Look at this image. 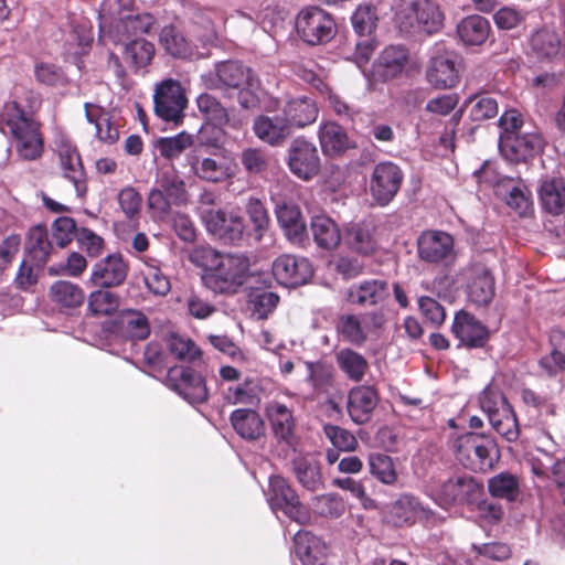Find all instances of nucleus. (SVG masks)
<instances>
[{
  "mask_svg": "<svg viewBox=\"0 0 565 565\" xmlns=\"http://www.w3.org/2000/svg\"><path fill=\"white\" fill-rule=\"evenodd\" d=\"M295 553L303 565H326L327 546L310 532H297Z\"/></svg>",
  "mask_w": 565,
  "mask_h": 565,
  "instance_id": "7c9ffc66",
  "label": "nucleus"
},
{
  "mask_svg": "<svg viewBox=\"0 0 565 565\" xmlns=\"http://www.w3.org/2000/svg\"><path fill=\"white\" fill-rule=\"evenodd\" d=\"M369 471L372 477L386 486H393L398 480V472L392 457L375 452L369 456Z\"/></svg>",
  "mask_w": 565,
  "mask_h": 565,
  "instance_id": "09e8293b",
  "label": "nucleus"
},
{
  "mask_svg": "<svg viewBox=\"0 0 565 565\" xmlns=\"http://www.w3.org/2000/svg\"><path fill=\"white\" fill-rule=\"evenodd\" d=\"M255 135L270 146H281L291 135L282 114L274 117L258 116L253 124Z\"/></svg>",
  "mask_w": 565,
  "mask_h": 565,
  "instance_id": "c756f323",
  "label": "nucleus"
},
{
  "mask_svg": "<svg viewBox=\"0 0 565 565\" xmlns=\"http://www.w3.org/2000/svg\"><path fill=\"white\" fill-rule=\"evenodd\" d=\"M111 332L130 341H143L151 332L148 317L140 310L127 309L119 312L111 323Z\"/></svg>",
  "mask_w": 565,
  "mask_h": 565,
  "instance_id": "5701e85b",
  "label": "nucleus"
},
{
  "mask_svg": "<svg viewBox=\"0 0 565 565\" xmlns=\"http://www.w3.org/2000/svg\"><path fill=\"white\" fill-rule=\"evenodd\" d=\"M119 303V296L109 290H97L88 297V310L94 316H110L117 311Z\"/></svg>",
  "mask_w": 565,
  "mask_h": 565,
  "instance_id": "680f3d73",
  "label": "nucleus"
},
{
  "mask_svg": "<svg viewBox=\"0 0 565 565\" xmlns=\"http://www.w3.org/2000/svg\"><path fill=\"white\" fill-rule=\"evenodd\" d=\"M307 382L317 395L328 394L335 386V372L332 364L323 361L306 362Z\"/></svg>",
  "mask_w": 565,
  "mask_h": 565,
  "instance_id": "79ce46f5",
  "label": "nucleus"
},
{
  "mask_svg": "<svg viewBox=\"0 0 565 565\" xmlns=\"http://www.w3.org/2000/svg\"><path fill=\"white\" fill-rule=\"evenodd\" d=\"M311 232L317 245L324 249H333L341 242L337 223L326 215H317L311 220Z\"/></svg>",
  "mask_w": 565,
  "mask_h": 565,
  "instance_id": "37998d69",
  "label": "nucleus"
},
{
  "mask_svg": "<svg viewBox=\"0 0 565 565\" xmlns=\"http://www.w3.org/2000/svg\"><path fill=\"white\" fill-rule=\"evenodd\" d=\"M548 340L551 352L541 358L539 365L548 376H555L565 372V332L561 329H552Z\"/></svg>",
  "mask_w": 565,
  "mask_h": 565,
  "instance_id": "e433bc0d",
  "label": "nucleus"
},
{
  "mask_svg": "<svg viewBox=\"0 0 565 565\" xmlns=\"http://www.w3.org/2000/svg\"><path fill=\"white\" fill-rule=\"evenodd\" d=\"M265 414L277 444L295 449L297 438L295 434L296 420L292 411L278 401H271L266 405Z\"/></svg>",
  "mask_w": 565,
  "mask_h": 565,
  "instance_id": "4468645a",
  "label": "nucleus"
},
{
  "mask_svg": "<svg viewBox=\"0 0 565 565\" xmlns=\"http://www.w3.org/2000/svg\"><path fill=\"white\" fill-rule=\"evenodd\" d=\"M259 391L257 381L247 377L242 383L227 386L223 391V397L232 405H255L259 402Z\"/></svg>",
  "mask_w": 565,
  "mask_h": 565,
  "instance_id": "de8ad7c7",
  "label": "nucleus"
},
{
  "mask_svg": "<svg viewBox=\"0 0 565 565\" xmlns=\"http://www.w3.org/2000/svg\"><path fill=\"white\" fill-rule=\"evenodd\" d=\"M482 491V484L471 476H457L445 481L439 495L449 504L473 503Z\"/></svg>",
  "mask_w": 565,
  "mask_h": 565,
  "instance_id": "b1692460",
  "label": "nucleus"
},
{
  "mask_svg": "<svg viewBox=\"0 0 565 565\" xmlns=\"http://www.w3.org/2000/svg\"><path fill=\"white\" fill-rule=\"evenodd\" d=\"M403 179V171L397 164L391 161L377 163L370 181V191L374 201L380 206L387 205L398 193Z\"/></svg>",
  "mask_w": 565,
  "mask_h": 565,
  "instance_id": "9b49d317",
  "label": "nucleus"
},
{
  "mask_svg": "<svg viewBox=\"0 0 565 565\" xmlns=\"http://www.w3.org/2000/svg\"><path fill=\"white\" fill-rule=\"evenodd\" d=\"M335 363L349 381L360 383L370 370L367 360L359 352L350 348L338 351L334 355Z\"/></svg>",
  "mask_w": 565,
  "mask_h": 565,
  "instance_id": "c9c22d12",
  "label": "nucleus"
},
{
  "mask_svg": "<svg viewBox=\"0 0 565 565\" xmlns=\"http://www.w3.org/2000/svg\"><path fill=\"white\" fill-rule=\"evenodd\" d=\"M543 209L553 215H558L565 207V180L558 175H546L539 189Z\"/></svg>",
  "mask_w": 565,
  "mask_h": 565,
  "instance_id": "2f4dec72",
  "label": "nucleus"
},
{
  "mask_svg": "<svg viewBox=\"0 0 565 565\" xmlns=\"http://www.w3.org/2000/svg\"><path fill=\"white\" fill-rule=\"evenodd\" d=\"M454 250V238L443 231H425L417 239V253L422 260L438 264Z\"/></svg>",
  "mask_w": 565,
  "mask_h": 565,
  "instance_id": "412c9836",
  "label": "nucleus"
},
{
  "mask_svg": "<svg viewBox=\"0 0 565 565\" xmlns=\"http://www.w3.org/2000/svg\"><path fill=\"white\" fill-rule=\"evenodd\" d=\"M167 385L191 404H202L207 401L209 391L204 377L190 366L170 367Z\"/></svg>",
  "mask_w": 565,
  "mask_h": 565,
  "instance_id": "9d476101",
  "label": "nucleus"
},
{
  "mask_svg": "<svg viewBox=\"0 0 565 565\" xmlns=\"http://www.w3.org/2000/svg\"><path fill=\"white\" fill-rule=\"evenodd\" d=\"M239 159L248 174H262L267 171L269 166L268 154L259 148L244 149Z\"/></svg>",
  "mask_w": 565,
  "mask_h": 565,
  "instance_id": "0e129e2a",
  "label": "nucleus"
},
{
  "mask_svg": "<svg viewBox=\"0 0 565 565\" xmlns=\"http://www.w3.org/2000/svg\"><path fill=\"white\" fill-rule=\"evenodd\" d=\"M344 238L349 248L362 256L373 255L379 247L374 227L367 224H352L348 227Z\"/></svg>",
  "mask_w": 565,
  "mask_h": 565,
  "instance_id": "4c0bfd02",
  "label": "nucleus"
},
{
  "mask_svg": "<svg viewBox=\"0 0 565 565\" xmlns=\"http://www.w3.org/2000/svg\"><path fill=\"white\" fill-rule=\"evenodd\" d=\"M128 274V266L120 254L109 255L97 263L90 276L95 286L110 288L121 285Z\"/></svg>",
  "mask_w": 565,
  "mask_h": 565,
  "instance_id": "393cba45",
  "label": "nucleus"
},
{
  "mask_svg": "<svg viewBox=\"0 0 565 565\" xmlns=\"http://www.w3.org/2000/svg\"><path fill=\"white\" fill-rule=\"evenodd\" d=\"M288 127L305 128L316 121L319 109L315 100L308 97H299L288 100L281 111Z\"/></svg>",
  "mask_w": 565,
  "mask_h": 565,
  "instance_id": "c85d7f7f",
  "label": "nucleus"
},
{
  "mask_svg": "<svg viewBox=\"0 0 565 565\" xmlns=\"http://www.w3.org/2000/svg\"><path fill=\"white\" fill-rule=\"evenodd\" d=\"M451 332L460 345L468 348H482L489 339L488 328L465 310L455 315Z\"/></svg>",
  "mask_w": 565,
  "mask_h": 565,
  "instance_id": "4be33fe9",
  "label": "nucleus"
},
{
  "mask_svg": "<svg viewBox=\"0 0 565 565\" xmlns=\"http://www.w3.org/2000/svg\"><path fill=\"white\" fill-rule=\"evenodd\" d=\"M268 502L274 511H282L290 520L301 523L306 519L298 494L281 476L269 478Z\"/></svg>",
  "mask_w": 565,
  "mask_h": 565,
  "instance_id": "f8f14e48",
  "label": "nucleus"
},
{
  "mask_svg": "<svg viewBox=\"0 0 565 565\" xmlns=\"http://www.w3.org/2000/svg\"><path fill=\"white\" fill-rule=\"evenodd\" d=\"M201 83L205 89L220 92L224 97H231L235 89L246 85H260L256 73L238 60L215 63L212 70L201 75Z\"/></svg>",
  "mask_w": 565,
  "mask_h": 565,
  "instance_id": "7ed1b4c3",
  "label": "nucleus"
},
{
  "mask_svg": "<svg viewBox=\"0 0 565 565\" xmlns=\"http://www.w3.org/2000/svg\"><path fill=\"white\" fill-rule=\"evenodd\" d=\"M195 103L205 120L218 127L228 125V110L216 96L204 92L196 97Z\"/></svg>",
  "mask_w": 565,
  "mask_h": 565,
  "instance_id": "49530a36",
  "label": "nucleus"
},
{
  "mask_svg": "<svg viewBox=\"0 0 565 565\" xmlns=\"http://www.w3.org/2000/svg\"><path fill=\"white\" fill-rule=\"evenodd\" d=\"M467 295L476 306H488L495 296V278L492 270L482 263L471 264L467 270Z\"/></svg>",
  "mask_w": 565,
  "mask_h": 565,
  "instance_id": "dca6fc26",
  "label": "nucleus"
},
{
  "mask_svg": "<svg viewBox=\"0 0 565 565\" xmlns=\"http://www.w3.org/2000/svg\"><path fill=\"white\" fill-rule=\"evenodd\" d=\"M84 108L87 121L95 125L97 138L108 145L115 143L119 138V131L111 122L109 115L95 104L86 103Z\"/></svg>",
  "mask_w": 565,
  "mask_h": 565,
  "instance_id": "ea45409f",
  "label": "nucleus"
},
{
  "mask_svg": "<svg viewBox=\"0 0 565 565\" xmlns=\"http://www.w3.org/2000/svg\"><path fill=\"white\" fill-rule=\"evenodd\" d=\"M154 54V44L142 38L126 43L122 52L124 60L135 73L149 66Z\"/></svg>",
  "mask_w": 565,
  "mask_h": 565,
  "instance_id": "58836bf2",
  "label": "nucleus"
},
{
  "mask_svg": "<svg viewBox=\"0 0 565 565\" xmlns=\"http://www.w3.org/2000/svg\"><path fill=\"white\" fill-rule=\"evenodd\" d=\"M188 201L185 182L175 173L164 172L149 192L147 204L153 217L166 221L174 206L185 205Z\"/></svg>",
  "mask_w": 565,
  "mask_h": 565,
  "instance_id": "423d86ee",
  "label": "nucleus"
},
{
  "mask_svg": "<svg viewBox=\"0 0 565 565\" xmlns=\"http://www.w3.org/2000/svg\"><path fill=\"white\" fill-rule=\"evenodd\" d=\"M337 331L347 342L353 345L361 347L367 339L359 317L352 313L339 317Z\"/></svg>",
  "mask_w": 565,
  "mask_h": 565,
  "instance_id": "4d7b16f0",
  "label": "nucleus"
},
{
  "mask_svg": "<svg viewBox=\"0 0 565 565\" xmlns=\"http://www.w3.org/2000/svg\"><path fill=\"white\" fill-rule=\"evenodd\" d=\"M75 220L68 216L57 217L52 225L53 238L61 248L66 247L76 236Z\"/></svg>",
  "mask_w": 565,
  "mask_h": 565,
  "instance_id": "774afa93",
  "label": "nucleus"
},
{
  "mask_svg": "<svg viewBox=\"0 0 565 565\" xmlns=\"http://www.w3.org/2000/svg\"><path fill=\"white\" fill-rule=\"evenodd\" d=\"M489 423L505 441L515 443L519 439L520 426L513 407L489 419Z\"/></svg>",
  "mask_w": 565,
  "mask_h": 565,
  "instance_id": "13d9d810",
  "label": "nucleus"
},
{
  "mask_svg": "<svg viewBox=\"0 0 565 565\" xmlns=\"http://www.w3.org/2000/svg\"><path fill=\"white\" fill-rule=\"evenodd\" d=\"M286 164L299 180L311 181L321 171V159L317 146L301 137L294 139L287 149Z\"/></svg>",
  "mask_w": 565,
  "mask_h": 565,
  "instance_id": "1a4fd4ad",
  "label": "nucleus"
},
{
  "mask_svg": "<svg viewBox=\"0 0 565 565\" xmlns=\"http://www.w3.org/2000/svg\"><path fill=\"white\" fill-rule=\"evenodd\" d=\"M118 204L125 214L130 220H138L142 206V198L140 193L131 185L122 188L117 195Z\"/></svg>",
  "mask_w": 565,
  "mask_h": 565,
  "instance_id": "e2e57ef3",
  "label": "nucleus"
},
{
  "mask_svg": "<svg viewBox=\"0 0 565 565\" xmlns=\"http://www.w3.org/2000/svg\"><path fill=\"white\" fill-rule=\"evenodd\" d=\"M456 33L465 46H481L492 33L489 20L479 14L462 18L456 26Z\"/></svg>",
  "mask_w": 565,
  "mask_h": 565,
  "instance_id": "bb28decb",
  "label": "nucleus"
},
{
  "mask_svg": "<svg viewBox=\"0 0 565 565\" xmlns=\"http://www.w3.org/2000/svg\"><path fill=\"white\" fill-rule=\"evenodd\" d=\"M156 18L149 12H143L120 18L116 26L118 30H122L127 36H136L150 33Z\"/></svg>",
  "mask_w": 565,
  "mask_h": 565,
  "instance_id": "bf43d9fd",
  "label": "nucleus"
},
{
  "mask_svg": "<svg viewBox=\"0 0 565 565\" xmlns=\"http://www.w3.org/2000/svg\"><path fill=\"white\" fill-rule=\"evenodd\" d=\"M56 151L63 175L74 184L77 195L84 196L87 193V182L77 147L67 140H62Z\"/></svg>",
  "mask_w": 565,
  "mask_h": 565,
  "instance_id": "aec40b11",
  "label": "nucleus"
},
{
  "mask_svg": "<svg viewBox=\"0 0 565 565\" xmlns=\"http://www.w3.org/2000/svg\"><path fill=\"white\" fill-rule=\"evenodd\" d=\"M191 260L202 268V281L215 294L233 295L250 278V257L245 253H221L210 246L196 248Z\"/></svg>",
  "mask_w": 565,
  "mask_h": 565,
  "instance_id": "f257e3e1",
  "label": "nucleus"
},
{
  "mask_svg": "<svg viewBox=\"0 0 565 565\" xmlns=\"http://www.w3.org/2000/svg\"><path fill=\"white\" fill-rule=\"evenodd\" d=\"M6 108V124L15 141L17 152L25 160L39 159L43 153L40 125L29 117L17 102L8 104Z\"/></svg>",
  "mask_w": 565,
  "mask_h": 565,
  "instance_id": "20e7f679",
  "label": "nucleus"
},
{
  "mask_svg": "<svg viewBox=\"0 0 565 565\" xmlns=\"http://www.w3.org/2000/svg\"><path fill=\"white\" fill-rule=\"evenodd\" d=\"M390 297L387 280L369 278L350 286L344 292L348 303L359 307H375Z\"/></svg>",
  "mask_w": 565,
  "mask_h": 565,
  "instance_id": "f3484780",
  "label": "nucleus"
},
{
  "mask_svg": "<svg viewBox=\"0 0 565 565\" xmlns=\"http://www.w3.org/2000/svg\"><path fill=\"white\" fill-rule=\"evenodd\" d=\"M24 249L29 262L38 269H42L46 265L53 252V246L45 225L39 224L29 228Z\"/></svg>",
  "mask_w": 565,
  "mask_h": 565,
  "instance_id": "a878e982",
  "label": "nucleus"
},
{
  "mask_svg": "<svg viewBox=\"0 0 565 565\" xmlns=\"http://www.w3.org/2000/svg\"><path fill=\"white\" fill-rule=\"evenodd\" d=\"M159 42L166 52L174 57H185L191 52L188 40L173 24L164 25L161 29Z\"/></svg>",
  "mask_w": 565,
  "mask_h": 565,
  "instance_id": "603ef678",
  "label": "nucleus"
},
{
  "mask_svg": "<svg viewBox=\"0 0 565 565\" xmlns=\"http://www.w3.org/2000/svg\"><path fill=\"white\" fill-rule=\"evenodd\" d=\"M426 77L429 84L439 89L451 88L459 81L455 61L446 56H435L429 61Z\"/></svg>",
  "mask_w": 565,
  "mask_h": 565,
  "instance_id": "f704fd0d",
  "label": "nucleus"
},
{
  "mask_svg": "<svg viewBox=\"0 0 565 565\" xmlns=\"http://www.w3.org/2000/svg\"><path fill=\"white\" fill-rule=\"evenodd\" d=\"M296 31L308 45H323L337 34L334 17L318 6L302 8L296 17Z\"/></svg>",
  "mask_w": 565,
  "mask_h": 565,
  "instance_id": "0eeeda50",
  "label": "nucleus"
},
{
  "mask_svg": "<svg viewBox=\"0 0 565 565\" xmlns=\"http://www.w3.org/2000/svg\"><path fill=\"white\" fill-rule=\"evenodd\" d=\"M168 348L172 355L179 360L194 361L201 355V350L188 338L171 334L168 339Z\"/></svg>",
  "mask_w": 565,
  "mask_h": 565,
  "instance_id": "338daca9",
  "label": "nucleus"
},
{
  "mask_svg": "<svg viewBox=\"0 0 565 565\" xmlns=\"http://www.w3.org/2000/svg\"><path fill=\"white\" fill-rule=\"evenodd\" d=\"M186 106L185 90L178 79L166 78L156 85L153 94L156 116L166 122H172L178 126L184 119Z\"/></svg>",
  "mask_w": 565,
  "mask_h": 565,
  "instance_id": "6e6552de",
  "label": "nucleus"
},
{
  "mask_svg": "<svg viewBox=\"0 0 565 565\" xmlns=\"http://www.w3.org/2000/svg\"><path fill=\"white\" fill-rule=\"evenodd\" d=\"M206 228L220 239L239 245L245 235V221L237 214H227L224 211H207L204 215Z\"/></svg>",
  "mask_w": 565,
  "mask_h": 565,
  "instance_id": "2eb2a0df",
  "label": "nucleus"
},
{
  "mask_svg": "<svg viewBox=\"0 0 565 565\" xmlns=\"http://www.w3.org/2000/svg\"><path fill=\"white\" fill-rule=\"evenodd\" d=\"M52 302L61 309H75L81 307L85 300L84 290L76 284L66 280L55 281L49 291Z\"/></svg>",
  "mask_w": 565,
  "mask_h": 565,
  "instance_id": "a19ab883",
  "label": "nucleus"
},
{
  "mask_svg": "<svg viewBox=\"0 0 565 565\" xmlns=\"http://www.w3.org/2000/svg\"><path fill=\"white\" fill-rule=\"evenodd\" d=\"M500 190L505 192L507 204L518 211L520 215H524L531 207V192L524 184L515 183L512 179L501 181L498 184Z\"/></svg>",
  "mask_w": 565,
  "mask_h": 565,
  "instance_id": "864d4df0",
  "label": "nucleus"
},
{
  "mask_svg": "<svg viewBox=\"0 0 565 565\" xmlns=\"http://www.w3.org/2000/svg\"><path fill=\"white\" fill-rule=\"evenodd\" d=\"M319 139L323 153L329 157L341 156L349 148L347 132L334 122L321 127Z\"/></svg>",
  "mask_w": 565,
  "mask_h": 565,
  "instance_id": "a18cd8bd",
  "label": "nucleus"
},
{
  "mask_svg": "<svg viewBox=\"0 0 565 565\" xmlns=\"http://www.w3.org/2000/svg\"><path fill=\"white\" fill-rule=\"evenodd\" d=\"M470 106L469 116L473 121H483L494 118L499 113L498 100L487 93H477L465 102Z\"/></svg>",
  "mask_w": 565,
  "mask_h": 565,
  "instance_id": "3c124183",
  "label": "nucleus"
},
{
  "mask_svg": "<svg viewBox=\"0 0 565 565\" xmlns=\"http://www.w3.org/2000/svg\"><path fill=\"white\" fill-rule=\"evenodd\" d=\"M292 471L298 482L310 491L322 486L321 472L318 465L306 457H297L291 461Z\"/></svg>",
  "mask_w": 565,
  "mask_h": 565,
  "instance_id": "8fccbe9b",
  "label": "nucleus"
},
{
  "mask_svg": "<svg viewBox=\"0 0 565 565\" xmlns=\"http://www.w3.org/2000/svg\"><path fill=\"white\" fill-rule=\"evenodd\" d=\"M271 271L279 285L292 288L305 285L313 275L308 258L291 254L278 256L273 262Z\"/></svg>",
  "mask_w": 565,
  "mask_h": 565,
  "instance_id": "ddd939ff",
  "label": "nucleus"
},
{
  "mask_svg": "<svg viewBox=\"0 0 565 565\" xmlns=\"http://www.w3.org/2000/svg\"><path fill=\"white\" fill-rule=\"evenodd\" d=\"M488 489L492 497L513 502L520 494L519 480L515 476L501 472L489 479Z\"/></svg>",
  "mask_w": 565,
  "mask_h": 565,
  "instance_id": "5fc2aeb1",
  "label": "nucleus"
},
{
  "mask_svg": "<svg viewBox=\"0 0 565 565\" xmlns=\"http://www.w3.org/2000/svg\"><path fill=\"white\" fill-rule=\"evenodd\" d=\"M408 62V51L403 45H388L372 65L371 75L375 82L386 83L399 76Z\"/></svg>",
  "mask_w": 565,
  "mask_h": 565,
  "instance_id": "6ab92c4d",
  "label": "nucleus"
},
{
  "mask_svg": "<svg viewBox=\"0 0 565 565\" xmlns=\"http://www.w3.org/2000/svg\"><path fill=\"white\" fill-rule=\"evenodd\" d=\"M189 163L194 175L206 182L222 183L234 175L233 169L224 159L192 156Z\"/></svg>",
  "mask_w": 565,
  "mask_h": 565,
  "instance_id": "cd10ccee",
  "label": "nucleus"
},
{
  "mask_svg": "<svg viewBox=\"0 0 565 565\" xmlns=\"http://www.w3.org/2000/svg\"><path fill=\"white\" fill-rule=\"evenodd\" d=\"M380 402L377 390L372 385H358L348 393L347 411L353 423L364 425L371 422Z\"/></svg>",
  "mask_w": 565,
  "mask_h": 565,
  "instance_id": "a211bd4d",
  "label": "nucleus"
},
{
  "mask_svg": "<svg viewBox=\"0 0 565 565\" xmlns=\"http://www.w3.org/2000/svg\"><path fill=\"white\" fill-rule=\"evenodd\" d=\"M457 461L473 472H489L500 458L494 437L479 433H466L458 436L451 446Z\"/></svg>",
  "mask_w": 565,
  "mask_h": 565,
  "instance_id": "f03ea898",
  "label": "nucleus"
},
{
  "mask_svg": "<svg viewBox=\"0 0 565 565\" xmlns=\"http://www.w3.org/2000/svg\"><path fill=\"white\" fill-rule=\"evenodd\" d=\"M377 21L376 8L371 4L359 6L351 18L353 30L360 36H370L375 31Z\"/></svg>",
  "mask_w": 565,
  "mask_h": 565,
  "instance_id": "052dcab7",
  "label": "nucleus"
},
{
  "mask_svg": "<svg viewBox=\"0 0 565 565\" xmlns=\"http://www.w3.org/2000/svg\"><path fill=\"white\" fill-rule=\"evenodd\" d=\"M277 221L290 242L301 243L306 237V222L295 204L281 203L276 209Z\"/></svg>",
  "mask_w": 565,
  "mask_h": 565,
  "instance_id": "473e14b6",
  "label": "nucleus"
},
{
  "mask_svg": "<svg viewBox=\"0 0 565 565\" xmlns=\"http://www.w3.org/2000/svg\"><path fill=\"white\" fill-rule=\"evenodd\" d=\"M246 212L254 225L256 238L260 239L269 226V215L264 203L257 198H250L246 204Z\"/></svg>",
  "mask_w": 565,
  "mask_h": 565,
  "instance_id": "69168bd1",
  "label": "nucleus"
},
{
  "mask_svg": "<svg viewBox=\"0 0 565 565\" xmlns=\"http://www.w3.org/2000/svg\"><path fill=\"white\" fill-rule=\"evenodd\" d=\"M193 145V138L184 131L173 137H162L156 141V149L168 160L179 158L182 152Z\"/></svg>",
  "mask_w": 565,
  "mask_h": 565,
  "instance_id": "6e6d98bb",
  "label": "nucleus"
},
{
  "mask_svg": "<svg viewBox=\"0 0 565 565\" xmlns=\"http://www.w3.org/2000/svg\"><path fill=\"white\" fill-rule=\"evenodd\" d=\"M479 406L483 413L487 414L488 419L495 418L497 415L502 414L513 406L509 403L505 394L499 384L491 381L479 394Z\"/></svg>",
  "mask_w": 565,
  "mask_h": 565,
  "instance_id": "c03bdc74",
  "label": "nucleus"
},
{
  "mask_svg": "<svg viewBox=\"0 0 565 565\" xmlns=\"http://www.w3.org/2000/svg\"><path fill=\"white\" fill-rule=\"evenodd\" d=\"M230 419L234 430L246 440H257L265 435V422L254 409H235Z\"/></svg>",
  "mask_w": 565,
  "mask_h": 565,
  "instance_id": "72a5a7b5",
  "label": "nucleus"
},
{
  "mask_svg": "<svg viewBox=\"0 0 565 565\" xmlns=\"http://www.w3.org/2000/svg\"><path fill=\"white\" fill-rule=\"evenodd\" d=\"M395 17L404 32L434 34L444 25V14L433 0H403Z\"/></svg>",
  "mask_w": 565,
  "mask_h": 565,
  "instance_id": "39448f33",
  "label": "nucleus"
}]
</instances>
